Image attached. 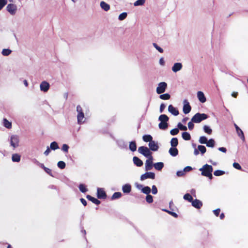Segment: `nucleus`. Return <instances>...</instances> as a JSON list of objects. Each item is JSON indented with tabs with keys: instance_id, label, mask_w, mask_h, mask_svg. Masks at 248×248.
<instances>
[{
	"instance_id": "nucleus-1",
	"label": "nucleus",
	"mask_w": 248,
	"mask_h": 248,
	"mask_svg": "<svg viewBox=\"0 0 248 248\" xmlns=\"http://www.w3.org/2000/svg\"><path fill=\"white\" fill-rule=\"evenodd\" d=\"M213 167L212 166L205 164L202 166V168L199 169V170L202 172V175L204 176L208 177L210 179L213 178L212 172L213 171Z\"/></svg>"
},
{
	"instance_id": "nucleus-2",
	"label": "nucleus",
	"mask_w": 248,
	"mask_h": 248,
	"mask_svg": "<svg viewBox=\"0 0 248 248\" xmlns=\"http://www.w3.org/2000/svg\"><path fill=\"white\" fill-rule=\"evenodd\" d=\"M77 114V122L78 124H81L85 122L84 113L83 111L82 108L80 105L77 107L76 109Z\"/></svg>"
},
{
	"instance_id": "nucleus-3",
	"label": "nucleus",
	"mask_w": 248,
	"mask_h": 248,
	"mask_svg": "<svg viewBox=\"0 0 248 248\" xmlns=\"http://www.w3.org/2000/svg\"><path fill=\"white\" fill-rule=\"evenodd\" d=\"M207 118L208 115L205 113H197L193 116L191 121L195 123H199Z\"/></svg>"
},
{
	"instance_id": "nucleus-4",
	"label": "nucleus",
	"mask_w": 248,
	"mask_h": 248,
	"mask_svg": "<svg viewBox=\"0 0 248 248\" xmlns=\"http://www.w3.org/2000/svg\"><path fill=\"white\" fill-rule=\"evenodd\" d=\"M138 152L143 155L144 156L150 158L152 156V153L150 149L145 146H140L138 149Z\"/></svg>"
},
{
	"instance_id": "nucleus-5",
	"label": "nucleus",
	"mask_w": 248,
	"mask_h": 248,
	"mask_svg": "<svg viewBox=\"0 0 248 248\" xmlns=\"http://www.w3.org/2000/svg\"><path fill=\"white\" fill-rule=\"evenodd\" d=\"M10 145L14 149L19 146V139L18 136L16 135H12L10 139Z\"/></svg>"
},
{
	"instance_id": "nucleus-6",
	"label": "nucleus",
	"mask_w": 248,
	"mask_h": 248,
	"mask_svg": "<svg viewBox=\"0 0 248 248\" xmlns=\"http://www.w3.org/2000/svg\"><path fill=\"white\" fill-rule=\"evenodd\" d=\"M6 9L7 12L12 16L15 15L17 10V6L13 3L8 4Z\"/></svg>"
},
{
	"instance_id": "nucleus-7",
	"label": "nucleus",
	"mask_w": 248,
	"mask_h": 248,
	"mask_svg": "<svg viewBox=\"0 0 248 248\" xmlns=\"http://www.w3.org/2000/svg\"><path fill=\"white\" fill-rule=\"evenodd\" d=\"M167 87V84L165 82H160L156 88V93L161 94L164 93Z\"/></svg>"
},
{
	"instance_id": "nucleus-8",
	"label": "nucleus",
	"mask_w": 248,
	"mask_h": 248,
	"mask_svg": "<svg viewBox=\"0 0 248 248\" xmlns=\"http://www.w3.org/2000/svg\"><path fill=\"white\" fill-rule=\"evenodd\" d=\"M154 179L155 178V174L152 172H146L140 176V179L141 181H143L147 179Z\"/></svg>"
},
{
	"instance_id": "nucleus-9",
	"label": "nucleus",
	"mask_w": 248,
	"mask_h": 248,
	"mask_svg": "<svg viewBox=\"0 0 248 248\" xmlns=\"http://www.w3.org/2000/svg\"><path fill=\"white\" fill-rule=\"evenodd\" d=\"M153 160V156H151V157L148 158V159L146 160L145 164V170L146 171L150 170L152 169L153 166H154Z\"/></svg>"
},
{
	"instance_id": "nucleus-10",
	"label": "nucleus",
	"mask_w": 248,
	"mask_h": 248,
	"mask_svg": "<svg viewBox=\"0 0 248 248\" xmlns=\"http://www.w3.org/2000/svg\"><path fill=\"white\" fill-rule=\"evenodd\" d=\"M183 102L184 106L183 108V112L186 114L190 112L191 108L187 100H184Z\"/></svg>"
},
{
	"instance_id": "nucleus-11",
	"label": "nucleus",
	"mask_w": 248,
	"mask_h": 248,
	"mask_svg": "<svg viewBox=\"0 0 248 248\" xmlns=\"http://www.w3.org/2000/svg\"><path fill=\"white\" fill-rule=\"evenodd\" d=\"M199 151L202 155L204 154L206 152V148L204 146L198 145V149L195 148L194 151V154L195 155H197L199 154Z\"/></svg>"
},
{
	"instance_id": "nucleus-12",
	"label": "nucleus",
	"mask_w": 248,
	"mask_h": 248,
	"mask_svg": "<svg viewBox=\"0 0 248 248\" xmlns=\"http://www.w3.org/2000/svg\"><path fill=\"white\" fill-rule=\"evenodd\" d=\"M50 85L48 82L46 81H42L40 85V90L44 92H46L49 89Z\"/></svg>"
},
{
	"instance_id": "nucleus-13",
	"label": "nucleus",
	"mask_w": 248,
	"mask_h": 248,
	"mask_svg": "<svg viewBox=\"0 0 248 248\" xmlns=\"http://www.w3.org/2000/svg\"><path fill=\"white\" fill-rule=\"evenodd\" d=\"M97 197L99 199H104L107 197V195L103 188H98L97 190Z\"/></svg>"
},
{
	"instance_id": "nucleus-14",
	"label": "nucleus",
	"mask_w": 248,
	"mask_h": 248,
	"mask_svg": "<svg viewBox=\"0 0 248 248\" xmlns=\"http://www.w3.org/2000/svg\"><path fill=\"white\" fill-rule=\"evenodd\" d=\"M183 67V65L180 62H176L175 63L173 66L172 67V71L176 73L178 71L181 70Z\"/></svg>"
},
{
	"instance_id": "nucleus-15",
	"label": "nucleus",
	"mask_w": 248,
	"mask_h": 248,
	"mask_svg": "<svg viewBox=\"0 0 248 248\" xmlns=\"http://www.w3.org/2000/svg\"><path fill=\"white\" fill-rule=\"evenodd\" d=\"M148 145L150 149L153 151H157L159 148L157 143L154 140L150 141V142L149 143Z\"/></svg>"
},
{
	"instance_id": "nucleus-16",
	"label": "nucleus",
	"mask_w": 248,
	"mask_h": 248,
	"mask_svg": "<svg viewBox=\"0 0 248 248\" xmlns=\"http://www.w3.org/2000/svg\"><path fill=\"white\" fill-rule=\"evenodd\" d=\"M197 97L199 100L202 103L206 102V99L202 91H198L197 92Z\"/></svg>"
},
{
	"instance_id": "nucleus-17",
	"label": "nucleus",
	"mask_w": 248,
	"mask_h": 248,
	"mask_svg": "<svg viewBox=\"0 0 248 248\" xmlns=\"http://www.w3.org/2000/svg\"><path fill=\"white\" fill-rule=\"evenodd\" d=\"M168 111L174 116H177L179 114V111L172 105L169 106Z\"/></svg>"
},
{
	"instance_id": "nucleus-18",
	"label": "nucleus",
	"mask_w": 248,
	"mask_h": 248,
	"mask_svg": "<svg viewBox=\"0 0 248 248\" xmlns=\"http://www.w3.org/2000/svg\"><path fill=\"white\" fill-rule=\"evenodd\" d=\"M192 205L197 209H200L202 205V202L197 199H195V200H193L192 201Z\"/></svg>"
},
{
	"instance_id": "nucleus-19",
	"label": "nucleus",
	"mask_w": 248,
	"mask_h": 248,
	"mask_svg": "<svg viewBox=\"0 0 248 248\" xmlns=\"http://www.w3.org/2000/svg\"><path fill=\"white\" fill-rule=\"evenodd\" d=\"M234 126L235 127L236 131L237 134H238V136L240 137V138L243 140H244L245 137H244V135L243 131L235 124H234Z\"/></svg>"
},
{
	"instance_id": "nucleus-20",
	"label": "nucleus",
	"mask_w": 248,
	"mask_h": 248,
	"mask_svg": "<svg viewBox=\"0 0 248 248\" xmlns=\"http://www.w3.org/2000/svg\"><path fill=\"white\" fill-rule=\"evenodd\" d=\"M133 161L135 165L138 167H141L143 165L142 161L137 156H134Z\"/></svg>"
},
{
	"instance_id": "nucleus-21",
	"label": "nucleus",
	"mask_w": 248,
	"mask_h": 248,
	"mask_svg": "<svg viewBox=\"0 0 248 248\" xmlns=\"http://www.w3.org/2000/svg\"><path fill=\"white\" fill-rule=\"evenodd\" d=\"M122 190L124 193H129L131 191V186L130 184L124 185L122 187Z\"/></svg>"
},
{
	"instance_id": "nucleus-22",
	"label": "nucleus",
	"mask_w": 248,
	"mask_h": 248,
	"mask_svg": "<svg viewBox=\"0 0 248 248\" xmlns=\"http://www.w3.org/2000/svg\"><path fill=\"white\" fill-rule=\"evenodd\" d=\"M169 152L172 156H176L178 154V150L176 147H171L169 149Z\"/></svg>"
},
{
	"instance_id": "nucleus-23",
	"label": "nucleus",
	"mask_w": 248,
	"mask_h": 248,
	"mask_svg": "<svg viewBox=\"0 0 248 248\" xmlns=\"http://www.w3.org/2000/svg\"><path fill=\"white\" fill-rule=\"evenodd\" d=\"M86 198L90 201L92 202L93 203H95L96 205H98L100 204V202L97 199L88 195L86 196Z\"/></svg>"
},
{
	"instance_id": "nucleus-24",
	"label": "nucleus",
	"mask_w": 248,
	"mask_h": 248,
	"mask_svg": "<svg viewBox=\"0 0 248 248\" xmlns=\"http://www.w3.org/2000/svg\"><path fill=\"white\" fill-rule=\"evenodd\" d=\"M155 169L157 170H161L164 167V163L163 162H157L154 164Z\"/></svg>"
},
{
	"instance_id": "nucleus-25",
	"label": "nucleus",
	"mask_w": 248,
	"mask_h": 248,
	"mask_svg": "<svg viewBox=\"0 0 248 248\" xmlns=\"http://www.w3.org/2000/svg\"><path fill=\"white\" fill-rule=\"evenodd\" d=\"M21 156L19 154H15L12 155V160L13 162H19L20 161Z\"/></svg>"
},
{
	"instance_id": "nucleus-26",
	"label": "nucleus",
	"mask_w": 248,
	"mask_h": 248,
	"mask_svg": "<svg viewBox=\"0 0 248 248\" xmlns=\"http://www.w3.org/2000/svg\"><path fill=\"white\" fill-rule=\"evenodd\" d=\"M169 117L165 114H161L158 118V120L160 121V122L167 123V122L169 121Z\"/></svg>"
},
{
	"instance_id": "nucleus-27",
	"label": "nucleus",
	"mask_w": 248,
	"mask_h": 248,
	"mask_svg": "<svg viewBox=\"0 0 248 248\" xmlns=\"http://www.w3.org/2000/svg\"><path fill=\"white\" fill-rule=\"evenodd\" d=\"M129 148V149L132 152L135 151L137 149V145H136V142L135 141L130 142Z\"/></svg>"
},
{
	"instance_id": "nucleus-28",
	"label": "nucleus",
	"mask_w": 248,
	"mask_h": 248,
	"mask_svg": "<svg viewBox=\"0 0 248 248\" xmlns=\"http://www.w3.org/2000/svg\"><path fill=\"white\" fill-rule=\"evenodd\" d=\"M182 137L183 139L186 140H189L191 139V136L190 134L187 132L182 133Z\"/></svg>"
},
{
	"instance_id": "nucleus-29",
	"label": "nucleus",
	"mask_w": 248,
	"mask_h": 248,
	"mask_svg": "<svg viewBox=\"0 0 248 248\" xmlns=\"http://www.w3.org/2000/svg\"><path fill=\"white\" fill-rule=\"evenodd\" d=\"M178 144V140L176 138H173L170 140V145L172 147H176Z\"/></svg>"
},
{
	"instance_id": "nucleus-30",
	"label": "nucleus",
	"mask_w": 248,
	"mask_h": 248,
	"mask_svg": "<svg viewBox=\"0 0 248 248\" xmlns=\"http://www.w3.org/2000/svg\"><path fill=\"white\" fill-rule=\"evenodd\" d=\"M12 53V50L10 49L4 48L1 51V54L4 56H8Z\"/></svg>"
},
{
	"instance_id": "nucleus-31",
	"label": "nucleus",
	"mask_w": 248,
	"mask_h": 248,
	"mask_svg": "<svg viewBox=\"0 0 248 248\" xmlns=\"http://www.w3.org/2000/svg\"><path fill=\"white\" fill-rule=\"evenodd\" d=\"M206 146L208 147H214L215 145V141L214 139H211L207 141L206 143Z\"/></svg>"
},
{
	"instance_id": "nucleus-32",
	"label": "nucleus",
	"mask_w": 248,
	"mask_h": 248,
	"mask_svg": "<svg viewBox=\"0 0 248 248\" xmlns=\"http://www.w3.org/2000/svg\"><path fill=\"white\" fill-rule=\"evenodd\" d=\"M50 148L52 150H55L59 149V147L57 142L53 141L50 143Z\"/></svg>"
},
{
	"instance_id": "nucleus-33",
	"label": "nucleus",
	"mask_w": 248,
	"mask_h": 248,
	"mask_svg": "<svg viewBox=\"0 0 248 248\" xmlns=\"http://www.w3.org/2000/svg\"><path fill=\"white\" fill-rule=\"evenodd\" d=\"M143 140L145 142L152 141L153 138L150 135H145L142 137Z\"/></svg>"
},
{
	"instance_id": "nucleus-34",
	"label": "nucleus",
	"mask_w": 248,
	"mask_h": 248,
	"mask_svg": "<svg viewBox=\"0 0 248 248\" xmlns=\"http://www.w3.org/2000/svg\"><path fill=\"white\" fill-rule=\"evenodd\" d=\"M141 191L142 193L148 195L151 192V189L149 186H146L141 189Z\"/></svg>"
},
{
	"instance_id": "nucleus-35",
	"label": "nucleus",
	"mask_w": 248,
	"mask_h": 248,
	"mask_svg": "<svg viewBox=\"0 0 248 248\" xmlns=\"http://www.w3.org/2000/svg\"><path fill=\"white\" fill-rule=\"evenodd\" d=\"M100 7L105 11H108V4L106 3L104 1H102L100 2Z\"/></svg>"
},
{
	"instance_id": "nucleus-36",
	"label": "nucleus",
	"mask_w": 248,
	"mask_h": 248,
	"mask_svg": "<svg viewBox=\"0 0 248 248\" xmlns=\"http://www.w3.org/2000/svg\"><path fill=\"white\" fill-rule=\"evenodd\" d=\"M203 129L204 132L209 135H211L212 133V130L209 126L204 125L203 127Z\"/></svg>"
},
{
	"instance_id": "nucleus-37",
	"label": "nucleus",
	"mask_w": 248,
	"mask_h": 248,
	"mask_svg": "<svg viewBox=\"0 0 248 248\" xmlns=\"http://www.w3.org/2000/svg\"><path fill=\"white\" fill-rule=\"evenodd\" d=\"M158 126L160 129L164 130L168 127V124L166 122H160L158 124Z\"/></svg>"
},
{
	"instance_id": "nucleus-38",
	"label": "nucleus",
	"mask_w": 248,
	"mask_h": 248,
	"mask_svg": "<svg viewBox=\"0 0 248 248\" xmlns=\"http://www.w3.org/2000/svg\"><path fill=\"white\" fill-rule=\"evenodd\" d=\"M3 125L7 128H11L12 127L11 123L9 122L6 119H3Z\"/></svg>"
},
{
	"instance_id": "nucleus-39",
	"label": "nucleus",
	"mask_w": 248,
	"mask_h": 248,
	"mask_svg": "<svg viewBox=\"0 0 248 248\" xmlns=\"http://www.w3.org/2000/svg\"><path fill=\"white\" fill-rule=\"evenodd\" d=\"M183 198L184 200L188 201L189 202H192V201H193L192 197L189 193H186L185 194Z\"/></svg>"
},
{
	"instance_id": "nucleus-40",
	"label": "nucleus",
	"mask_w": 248,
	"mask_h": 248,
	"mask_svg": "<svg viewBox=\"0 0 248 248\" xmlns=\"http://www.w3.org/2000/svg\"><path fill=\"white\" fill-rule=\"evenodd\" d=\"M122 196V193L120 192H115L111 197L112 200H115L120 198Z\"/></svg>"
},
{
	"instance_id": "nucleus-41",
	"label": "nucleus",
	"mask_w": 248,
	"mask_h": 248,
	"mask_svg": "<svg viewBox=\"0 0 248 248\" xmlns=\"http://www.w3.org/2000/svg\"><path fill=\"white\" fill-rule=\"evenodd\" d=\"M159 98L162 100H169L170 98V95L169 93L161 94Z\"/></svg>"
},
{
	"instance_id": "nucleus-42",
	"label": "nucleus",
	"mask_w": 248,
	"mask_h": 248,
	"mask_svg": "<svg viewBox=\"0 0 248 248\" xmlns=\"http://www.w3.org/2000/svg\"><path fill=\"white\" fill-rule=\"evenodd\" d=\"M145 0H137L134 3V5L135 6L143 5L145 3Z\"/></svg>"
},
{
	"instance_id": "nucleus-43",
	"label": "nucleus",
	"mask_w": 248,
	"mask_h": 248,
	"mask_svg": "<svg viewBox=\"0 0 248 248\" xmlns=\"http://www.w3.org/2000/svg\"><path fill=\"white\" fill-rule=\"evenodd\" d=\"M207 141V139L205 136H201L199 140V141L201 144H206Z\"/></svg>"
},
{
	"instance_id": "nucleus-44",
	"label": "nucleus",
	"mask_w": 248,
	"mask_h": 248,
	"mask_svg": "<svg viewBox=\"0 0 248 248\" xmlns=\"http://www.w3.org/2000/svg\"><path fill=\"white\" fill-rule=\"evenodd\" d=\"M78 188L79 190L82 193H85L88 190L86 188L85 186L82 184H81L79 185Z\"/></svg>"
},
{
	"instance_id": "nucleus-45",
	"label": "nucleus",
	"mask_w": 248,
	"mask_h": 248,
	"mask_svg": "<svg viewBox=\"0 0 248 248\" xmlns=\"http://www.w3.org/2000/svg\"><path fill=\"white\" fill-rule=\"evenodd\" d=\"M58 167L61 169H63L65 168V163L63 161H60L57 163Z\"/></svg>"
},
{
	"instance_id": "nucleus-46",
	"label": "nucleus",
	"mask_w": 248,
	"mask_h": 248,
	"mask_svg": "<svg viewBox=\"0 0 248 248\" xmlns=\"http://www.w3.org/2000/svg\"><path fill=\"white\" fill-rule=\"evenodd\" d=\"M127 16V13L123 12L119 16L118 19L121 21L123 20Z\"/></svg>"
},
{
	"instance_id": "nucleus-47",
	"label": "nucleus",
	"mask_w": 248,
	"mask_h": 248,
	"mask_svg": "<svg viewBox=\"0 0 248 248\" xmlns=\"http://www.w3.org/2000/svg\"><path fill=\"white\" fill-rule=\"evenodd\" d=\"M178 129L181 130H184L186 131L187 130V128L186 126L183 125L181 123H179L177 125Z\"/></svg>"
},
{
	"instance_id": "nucleus-48",
	"label": "nucleus",
	"mask_w": 248,
	"mask_h": 248,
	"mask_svg": "<svg viewBox=\"0 0 248 248\" xmlns=\"http://www.w3.org/2000/svg\"><path fill=\"white\" fill-rule=\"evenodd\" d=\"M69 147L66 144H63L62 147V150L64 153H68Z\"/></svg>"
},
{
	"instance_id": "nucleus-49",
	"label": "nucleus",
	"mask_w": 248,
	"mask_h": 248,
	"mask_svg": "<svg viewBox=\"0 0 248 248\" xmlns=\"http://www.w3.org/2000/svg\"><path fill=\"white\" fill-rule=\"evenodd\" d=\"M146 201L149 203H151L153 202V196L150 194L147 195V196L146 197Z\"/></svg>"
},
{
	"instance_id": "nucleus-50",
	"label": "nucleus",
	"mask_w": 248,
	"mask_h": 248,
	"mask_svg": "<svg viewBox=\"0 0 248 248\" xmlns=\"http://www.w3.org/2000/svg\"><path fill=\"white\" fill-rule=\"evenodd\" d=\"M225 173V172L223 170H217L214 171V174L216 176H219L222 175Z\"/></svg>"
},
{
	"instance_id": "nucleus-51",
	"label": "nucleus",
	"mask_w": 248,
	"mask_h": 248,
	"mask_svg": "<svg viewBox=\"0 0 248 248\" xmlns=\"http://www.w3.org/2000/svg\"><path fill=\"white\" fill-rule=\"evenodd\" d=\"M153 46L155 48L156 50H157L160 53H163V49L160 47L159 46H158L157 44L156 43H153Z\"/></svg>"
},
{
	"instance_id": "nucleus-52",
	"label": "nucleus",
	"mask_w": 248,
	"mask_h": 248,
	"mask_svg": "<svg viewBox=\"0 0 248 248\" xmlns=\"http://www.w3.org/2000/svg\"><path fill=\"white\" fill-rule=\"evenodd\" d=\"M7 0H0V11L7 4Z\"/></svg>"
},
{
	"instance_id": "nucleus-53",
	"label": "nucleus",
	"mask_w": 248,
	"mask_h": 248,
	"mask_svg": "<svg viewBox=\"0 0 248 248\" xmlns=\"http://www.w3.org/2000/svg\"><path fill=\"white\" fill-rule=\"evenodd\" d=\"M179 129L178 128H174L170 130V133L171 135H176L179 133Z\"/></svg>"
},
{
	"instance_id": "nucleus-54",
	"label": "nucleus",
	"mask_w": 248,
	"mask_h": 248,
	"mask_svg": "<svg viewBox=\"0 0 248 248\" xmlns=\"http://www.w3.org/2000/svg\"><path fill=\"white\" fill-rule=\"evenodd\" d=\"M233 167L237 169V170H241L242 169V168L241 167V166L239 165V163H236V162H234L233 163Z\"/></svg>"
},
{
	"instance_id": "nucleus-55",
	"label": "nucleus",
	"mask_w": 248,
	"mask_h": 248,
	"mask_svg": "<svg viewBox=\"0 0 248 248\" xmlns=\"http://www.w3.org/2000/svg\"><path fill=\"white\" fill-rule=\"evenodd\" d=\"M164 211H165V212L168 213L170 215H171V216H172L174 217H178L177 214L176 213H174V212H171V211H170L169 210H165V209L164 210Z\"/></svg>"
},
{
	"instance_id": "nucleus-56",
	"label": "nucleus",
	"mask_w": 248,
	"mask_h": 248,
	"mask_svg": "<svg viewBox=\"0 0 248 248\" xmlns=\"http://www.w3.org/2000/svg\"><path fill=\"white\" fill-rule=\"evenodd\" d=\"M185 172L184 170H179L177 171L176 174L178 177H181L185 175Z\"/></svg>"
},
{
	"instance_id": "nucleus-57",
	"label": "nucleus",
	"mask_w": 248,
	"mask_h": 248,
	"mask_svg": "<svg viewBox=\"0 0 248 248\" xmlns=\"http://www.w3.org/2000/svg\"><path fill=\"white\" fill-rule=\"evenodd\" d=\"M157 189L155 186L154 185L152 187V192L153 194L155 195L157 193Z\"/></svg>"
},
{
	"instance_id": "nucleus-58",
	"label": "nucleus",
	"mask_w": 248,
	"mask_h": 248,
	"mask_svg": "<svg viewBox=\"0 0 248 248\" xmlns=\"http://www.w3.org/2000/svg\"><path fill=\"white\" fill-rule=\"evenodd\" d=\"M166 106L164 104L162 103L160 106L159 112L162 113L165 108Z\"/></svg>"
},
{
	"instance_id": "nucleus-59",
	"label": "nucleus",
	"mask_w": 248,
	"mask_h": 248,
	"mask_svg": "<svg viewBox=\"0 0 248 248\" xmlns=\"http://www.w3.org/2000/svg\"><path fill=\"white\" fill-rule=\"evenodd\" d=\"M193 122H192V121L191 122H189L188 123V129L190 130H191L193 129V127H194V124L193 123Z\"/></svg>"
},
{
	"instance_id": "nucleus-60",
	"label": "nucleus",
	"mask_w": 248,
	"mask_h": 248,
	"mask_svg": "<svg viewBox=\"0 0 248 248\" xmlns=\"http://www.w3.org/2000/svg\"><path fill=\"white\" fill-rule=\"evenodd\" d=\"M44 170L48 174H49V175L51 176H53V175L52 174V172H51V170L49 169V168H45V169Z\"/></svg>"
},
{
	"instance_id": "nucleus-61",
	"label": "nucleus",
	"mask_w": 248,
	"mask_h": 248,
	"mask_svg": "<svg viewBox=\"0 0 248 248\" xmlns=\"http://www.w3.org/2000/svg\"><path fill=\"white\" fill-rule=\"evenodd\" d=\"M192 170V168L191 167L187 166V167H185L183 170L185 171V172H188Z\"/></svg>"
},
{
	"instance_id": "nucleus-62",
	"label": "nucleus",
	"mask_w": 248,
	"mask_h": 248,
	"mask_svg": "<svg viewBox=\"0 0 248 248\" xmlns=\"http://www.w3.org/2000/svg\"><path fill=\"white\" fill-rule=\"evenodd\" d=\"M220 209H219V208L217 209H216V210H214L213 211L214 214H215L217 217V216L219 215V213H220Z\"/></svg>"
},
{
	"instance_id": "nucleus-63",
	"label": "nucleus",
	"mask_w": 248,
	"mask_h": 248,
	"mask_svg": "<svg viewBox=\"0 0 248 248\" xmlns=\"http://www.w3.org/2000/svg\"><path fill=\"white\" fill-rule=\"evenodd\" d=\"M50 152V148L48 147H47L46 150L45 151L44 154L46 156H47L49 155Z\"/></svg>"
},
{
	"instance_id": "nucleus-64",
	"label": "nucleus",
	"mask_w": 248,
	"mask_h": 248,
	"mask_svg": "<svg viewBox=\"0 0 248 248\" xmlns=\"http://www.w3.org/2000/svg\"><path fill=\"white\" fill-rule=\"evenodd\" d=\"M159 63L162 66H164L165 65V61L164 60L163 58H161L159 59Z\"/></svg>"
}]
</instances>
